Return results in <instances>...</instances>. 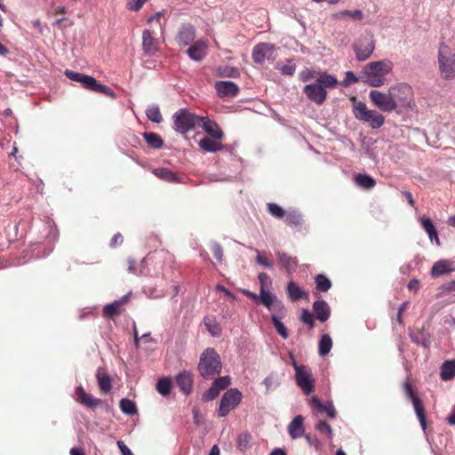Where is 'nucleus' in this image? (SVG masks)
I'll return each mask as SVG.
<instances>
[{"label":"nucleus","instance_id":"59","mask_svg":"<svg viewBox=\"0 0 455 455\" xmlns=\"http://www.w3.org/2000/svg\"><path fill=\"white\" fill-rule=\"evenodd\" d=\"M316 72L314 71V70H310V69H306L304 70L301 74H300V76H301V80L303 82H307L310 79H313V78H315L316 79V76H315Z\"/></svg>","mask_w":455,"mask_h":455},{"label":"nucleus","instance_id":"9","mask_svg":"<svg viewBox=\"0 0 455 455\" xmlns=\"http://www.w3.org/2000/svg\"><path fill=\"white\" fill-rule=\"evenodd\" d=\"M392 100L397 107L411 108L413 104V92L411 87L405 83L397 84L389 88Z\"/></svg>","mask_w":455,"mask_h":455},{"label":"nucleus","instance_id":"55","mask_svg":"<svg viewBox=\"0 0 455 455\" xmlns=\"http://www.w3.org/2000/svg\"><path fill=\"white\" fill-rule=\"evenodd\" d=\"M257 257H256V262L261 266H264L268 268L273 267V262L269 260L267 258H266L263 254L259 253V251H257Z\"/></svg>","mask_w":455,"mask_h":455},{"label":"nucleus","instance_id":"50","mask_svg":"<svg viewBox=\"0 0 455 455\" xmlns=\"http://www.w3.org/2000/svg\"><path fill=\"white\" fill-rule=\"evenodd\" d=\"M220 75L225 77H234L236 78L240 76V72L238 68L233 67H224L220 68Z\"/></svg>","mask_w":455,"mask_h":455},{"label":"nucleus","instance_id":"20","mask_svg":"<svg viewBox=\"0 0 455 455\" xmlns=\"http://www.w3.org/2000/svg\"><path fill=\"white\" fill-rule=\"evenodd\" d=\"M288 433L292 439H298L305 435L304 418L296 416L288 425Z\"/></svg>","mask_w":455,"mask_h":455},{"label":"nucleus","instance_id":"19","mask_svg":"<svg viewBox=\"0 0 455 455\" xmlns=\"http://www.w3.org/2000/svg\"><path fill=\"white\" fill-rule=\"evenodd\" d=\"M76 400L80 403L85 405L88 408H95L101 404V400L92 396L84 391L83 387H78L76 389Z\"/></svg>","mask_w":455,"mask_h":455},{"label":"nucleus","instance_id":"23","mask_svg":"<svg viewBox=\"0 0 455 455\" xmlns=\"http://www.w3.org/2000/svg\"><path fill=\"white\" fill-rule=\"evenodd\" d=\"M452 262L448 259H440L436 261L431 268V276L437 278L441 275L452 272Z\"/></svg>","mask_w":455,"mask_h":455},{"label":"nucleus","instance_id":"12","mask_svg":"<svg viewBox=\"0 0 455 455\" xmlns=\"http://www.w3.org/2000/svg\"><path fill=\"white\" fill-rule=\"evenodd\" d=\"M369 97L371 102L381 111L391 112L395 109V104L392 100L390 90H388L387 93L373 90L371 91Z\"/></svg>","mask_w":455,"mask_h":455},{"label":"nucleus","instance_id":"64","mask_svg":"<svg viewBox=\"0 0 455 455\" xmlns=\"http://www.w3.org/2000/svg\"><path fill=\"white\" fill-rule=\"evenodd\" d=\"M403 195L407 199L408 204L411 206L414 207L415 206V201H414V199L412 197V194L411 192H409V191H403Z\"/></svg>","mask_w":455,"mask_h":455},{"label":"nucleus","instance_id":"40","mask_svg":"<svg viewBox=\"0 0 455 455\" xmlns=\"http://www.w3.org/2000/svg\"><path fill=\"white\" fill-rule=\"evenodd\" d=\"M331 287V282L324 275L315 276V288L320 292H326Z\"/></svg>","mask_w":455,"mask_h":455},{"label":"nucleus","instance_id":"54","mask_svg":"<svg viewBox=\"0 0 455 455\" xmlns=\"http://www.w3.org/2000/svg\"><path fill=\"white\" fill-rule=\"evenodd\" d=\"M211 251L213 253L214 257L217 259V260L222 262L224 258V252L221 245L217 243H214L211 247Z\"/></svg>","mask_w":455,"mask_h":455},{"label":"nucleus","instance_id":"49","mask_svg":"<svg viewBox=\"0 0 455 455\" xmlns=\"http://www.w3.org/2000/svg\"><path fill=\"white\" fill-rule=\"evenodd\" d=\"M315 429L323 434H325L329 439L332 438V428L331 427L323 420H319L315 424Z\"/></svg>","mask_w":455,"mask_h":455},{"label":"nucleus","instance_id":"14","mask_svg":"<svg viewBox=\"0 0 455 455\" xmlns=\"http://www.w3.org/2000/svg\"><path fill=\"white\" fill-rule=\"evenodd\" d=\"M259 299L262 302V304L267 307L269 311L280 314L281 315H284L285 307L283 302L277 300L270 291H265L263 285L261 286L260 289Z\"/></svg>","mask_w":455,"mask_h":455},{"label":"nucleus","instance_id":"7","mask_svg":"<svg viewBox=\"0 0 455 455\" xmlns=\"http://www.w3.org/2000/svg\"><path fill=\"white\" fill-rule=\"evenodd\" d=\"M202 116H196L186 108L180 109L173 115L174 130L180 133H186L200 125Z\"/></svg>","mask_w":455,"mask_h":455},{"label":"nucleus","instance_id":"4","mask_svg":"<svg viewBox=\"0 0 455 455\" xmlns=\"http://www.w3.org/2000/svg\"><path fill=\"white\" fill-rule=\"evenodd\" d=\"M221 360L215 349L212 347L204 349L198 363L201 376L205 379H212L221 371Z\"/></svg>","mask_w":455,"mask_h":455},{"label":"nucleus","instance_id":"35","mask_svg":"<svg viewBox=\"0 0 455 455\" xmlns=\"http://www.w3.org/2000/svg\"><path fill=\"white\" fill-rule=\"evenodd\" d=\"M411 403L413 404L415 412H416L417 417L420 422V425H421L422 428L425 429L427 427V422H426L425 408L422 403V401L418 397V398H413V401H411Z\"/></svg>","mask_w":455,"mask_h":455},{"label":"nucleus","instance_id":"24","mask_svg":"<svg viewBox=\"0 0 455 455\" xmlns=\"http://www.w3.org/2000/svg\"><path fill=\"white\" fill-rule=\"evenodd\" d=\"M286 292L289 299L292 302L298 301L299 299H308V294L295 282L288 283Z\"/></svg>","mask_w":455,"mask_h":455},{"label":"nucleus","instance_id":"26","mask_svg":"<svg viewBox=\"0 0 455 455\" xmlns=\"http://www.w3.org/2000/svg\"><path fill=\"white\" fill-rule=\"evenodd\" d=\"M195 37V28L191 25H184L180 28L177 38L180 45L186 46L191 44Z\"/></svg>","mask_w":455,"mask_h":455},{"label":"nucleus","instance_id":"48","mask_svg":"<svg viewBox=\"0 0 455 455\" xmlns=\"http://www.w3.org/2000/svg\"><path fill=\"white\" fill-rule=\"evenodd\" d=\"M267 207L268 212L275 218L283 219L286 214L285 211L275 203H268Z\"/></svg>","mask_w":455,"mask_h":455},{"label":"nucleus","instance_id":"17","mask_svg":"<svg viewBox=\"0 0 455 455\" xmlns=\"http://www.w3.org/2000/svg\"><path fill=\"white\" fill-rule=\"evenodd\" d=\"M309 404L311 407L319 413H326L330 419H334L336 417V410L332 404V403H323L316 396H312L309 399Z\"/></svg>","mask_w":455,"mask_h":455},{"label":"nucleus","instance_id":"5","mask_svg":"<svg viewBox=\"0 0 455 455\" xmlns=\"http://www.w3.org/2000/svg\"><path fill=\"white\" fill-rule=\"evenodd\" d=\"M437 62L441 77L447 81L452 80L455 77V49L441 42Z\"/></svg>","mask_w":455,"mask_h":455},{"label":"nucleus","instance_id":"34","mask_svg":"<svg viewBox=\"0 0 455 455\" xmlns=\"http://www.w3.org/2000/svg\"><path fill=\"white\" fill-rule=\"evenodd\" d=\"M455 376V361H446L441 367V378L443 380H451Z\"/></svg>","mask_w":455,"mask_h":455},{"label":"nucleus","instance_id":"51","mask_svg":"<svg viewBox=\"0 0 455 455\" xmlns=\"http://www.w3.org/2000/svg\"><path fill=\"white\" fill-rule=\"evenodd\" d=\"M220 393V390L218 387L212 384L211 387L203 395L204 401H212L214 400Z\"/></svg>","mask_w":455,"mask_h":455},{"label":"nucleus","instance_id":"56","mask_svg":"<svg viewBox=\"0 0 455 455\" xmlns=\"http://www.w3.org/2000/svg\"><path fill=\"white\" fill-rule=\"evenodd\" d=\"M147 1L148 0H132L127 4V9L138 12L142 8Z\"/></svg>","mask_w":455,"mask_h":455},{"label":"nucleus","instance_id":"43","mask_svg":"<svg viewBox=\"0 0 455 455\" xmlns=\"http://www.w3.org/2000/svg\"><path fill=\"white\" fill-rule=\"evenodd\" d=\"M147 117L156 124H159L163 121V116L160 111V108L157 106H149L146 110Z\"/></svg>","mask_w":455,"mask_h":455},{"label":"nucleus","instance_id":"57","mask_svg":"<svg viewBox=\"0 0 455 455\" xmlns=\"http://www.w3.org/2000/svg\"><path fill=\"white\" fill-rule=\"evenodd\" d=\"M403 390L405 393V395L411 400L413 401V398H418L416 394L413 391L412 386L409 381H405L403 383Z\"/></svg>","mask_w":455,"mask_h":455},{"label":"nucleus","instance_id":"15","mask_svg":"<svg viewBox=\"0 0 455 455\" xmlns=\"http://www.w3.org/2000/svg\"><path fill=\"white\" fill-rule=\"evenodd\" d=\"M217 94L220 98L235 97L239 92V87L231 81H218L215 83Z\"/></svg>","mask_w":455,"mask_h":455},{"label":"nucleus","instance_id":"47","mask_svg":"<svg viewBox=\"0 0 455 455\" xmlns=\"http://www.w3.org/2000/svg\"><path fill=\"white\" fill-rule=\"evenodd\" d=\"M275 68L284 76H292L296 71V65L291 60L287 64L277 63Z\"/></svg>","mask_w":455,"mask_h":455},{"label":"nucleus","instance_id":"60","mask_svg":"<svg viewBox=\"0 0 455 455\" xmlns=\"http://www.w3.org/2000/svg\"><path fill=\"white\" fill-rule=\"evenodd\" d=\"M313 318H314V315H313V314L309 310L302 309L301 316H300L301 322H303L305 324H307Z\"/></svg>","mask_w":455,"mask_h":455},{"label":"nucleus","instance_id":"22","mask_svg":"<svg viewBox=\"0 0 455 455\" xmlns=\"http://www.w3.org/2000/svg\"><path fill=\"white\" fill-rule=\"evenodd\" d=\"M202 123V127L205 131L207 134H209L212 138L215 140H220L223 138L224 133L220 128V126L214 122L210 120L207 117H203L200 120V124Z\"/></svg>","mask_w":455,"mask_h":455},{"label":"nucleus","instance_id":"21","mask_svg":"<svg viewBox=\"0 0 455 455\" xmlns=\"http://www.w3.org/2000/svg\"><path fill=\"white\" fill-rule=\"evenodd\" d=\"M187 53L193 60L199 61L207 54V44L198 40L187 50Z\"/></svg>","mask_w":455,"mask_h":455},{"label":"nucleus","instance_id":"27","mask_svg":"<svg viewBox=\"0 0 455 455\" xmlns=\"http://www.w3.org/2000/svg\"><path fill=\"white\" fill-rule=\"evenodd\" d=\"M176 380L177 385L184 394L188 395L191 392L193 387V376L190 372L183 371L180 373L177 376Z\"/></svg>","mask_w":455,"mask_h":455},{"label":"nucleus","instance_id":"11","mask_svg":"<svg viewBox=\"0 0 455 455\" xmlns=\"http://www.w3.org/2000/svg\"><path fill=\"white\" fill-rule=\"evenodd\" d=\"M352 47L355 52L356 60L364 61L372 54L375 44L371 36H361Z\"/></svg>","mask_w":455,"mask_h":455},{"label":"nucleus","instance_id":"63","mask_svg":"<svg viewBox=\"0 0 455 455\" xmlns=\"http://www.w3.org/2000/svg\"><path fill=\"white\" fill-rule=\"evenodd\" d=\"M419 281H418V280H416V279H412V280H411V281L409 282V283H408V289H409L410 291H417L419 290Z\"/></svg>","mask_w":455,"mask_h":455},{"label":"nucleus","instance_id":"6","mask_svg":"<svg viewBox=\"0 0 455 455\" xmlns=\"http://www.w3.org/2000/svg\"><path fill=\"white\" fill-rule=\"evenodd\" d=\"M65 76L70 80L81 84V85L86 90L100 93L113 99L116 98V93L109 86L99 83L91 76L68 69L65 71Z\"/></svg>","mask_w":455,"mask_h":455},{"label":"nucleus","instance_id":"30","mask_svg":"<svg viewBox=\"0 0 455 455\" xmlns=\"http://www.w3.org/2000/svg\"><path fill=\"white\" fill-rule=\"evenodd\" d=\"M276 256L280 264L288 271L292 272L296 269L298 266V260L296 258H293L284 252L277 251Z\"/></svg>","mask_w":455,"mask_h":455},{"label":"nucleus","instance_id":"36","mask_svg":"<svg viewBox=\"0 0 455 455\" xmlns=\"http://www.w3.org/2000/svg\"><path fill=\"white\" fill-rule=\"evenodd\" d=\"M153 173L159 179L168 181V182H175L177 181V175L175 172H172L168 168H157L153 170Z\"/></svg>","mask_w":455,"mask_h":455},{"label":"nucleus","instance_id":"42","mask_svg":"<svg viewBox=\"0 0 455 455\" xmlns=\"http://www.w3.org/2000/svg\"><path fill=\"white\" fill-rule=\"evenodd\" d=\"M121 411L127 415H135L137 413V407L134 402L127 398H123L120 401Z\"/></svg>","mask_w":455,"mask_h":455},{"label":"nucleus","instance_id":"37","mask_svg":"<svg viewBox=\"0 0 455 455\" xmlns=\"http://www.w3.org/2000/svg\"><path fill=\"white\" fill-rule=\"evenodd\" d=\"M284 221L290 227H299L302 224V217L298 212L292 211L286 212Z\"/></svg>","mask_w":455,"mask_h":455},{"label":"nucleus","instance_id":"29","mask_svg":"<svg viewBox=\"0 0 455 455\" xmlns=\"http://www.w3.org/2000/svg\"><path fill=\"white\" fill-rule=\"evenodd\" d=\"M199 147L206 152H218L223 149L224 146L213 138L204 137L199 141Z\"/></svg>","mask_w":455,"mask_h":455},{"label":"nucleus","instance_id":"18","mask_svg":"<svg viewBox=\"0 0 455 455\" xmlns=\"http://www.w3.org/2000/svg\"><path fill=\"white\" fill-rule=\"evenodd\" d=\"M128 295L124 296L113 303L106 305L103 308V315L105 317L113 318L122 314L123 307L128 302Z\"/></svg>","mask_w":455,"mask_h":455},{"label":"nucleus","instance_id":"13","mask_svg":"<svg viewBox=\"0 0 455 455\" xmlns=\"http://www.w3.org/2000/svg\"><path fill=\"white\" fill-rule=\"evenodd\" d=\"M275 45L269 43H259L252 50V60L257 64H262L265 60L274 59Z\"/></svg>","mask_w":455,"mask_h":455},{"label":"nucleus","instance_id":"39","mask_svg":"<svg viewBox=\"0 0 455 455\" xmlns=\"http://www.w3.org/2000/svg\"><path fill=\"white\" fill-rule=\"evenodd\" d=\"M271 322L275 328L276 332L284 339L289 337L288 331L284 324L280 321L279 316L276 313H274L271 316Z\"/></svg>","mask_w":455,"mask_h":455},{"label":"nucleus","instance_id":"38","mask_svg":"<svg viewBox=\"0 0 455 455\" xmlns=\"http://www.w3.org/2000/svg\"><path fill=\"white\" fill-rule=\"evenodd\" d=\"M332 347V340L329 334H324L322 336L319 341L318 352L320 355H327Z\"/></svg>","mask_w":455,"mask_h":455},{"label":"nucleus","instance_id":"44","mask_svg":"<svg viewBox=\"0 0 455 455\" xmlns=\"http://www.w3.org/2000/svg\"><path fill=\"white\" fill-rule=\"evenodd\" d=\"M251 435L248 432L241 433L237 439V446L238 448L245 451L251 448Z\"/></svg>","mask_w":455,"mask_h":455},{"label":"nucleus","instance_id":"33","mask_svg":"<svg viewBox=\"0 0 455 455\" xmlns=\"http://www.w3.org/2000/svg\"><path fill=\"white\" fill-rule=\"evenodd\" d=\"M142 135H143L146 142L148 143V145L150 148H155V149H159V148H163L164 140L161 138V136L158 135L157 133L149 132H144Z\"/></svg>","mask_w":455,"mask_h":455},{"label":"nucleus","instance_id":"10","mask_svg":"<svg viewBox=\"0 0 455 455\" xmlns=\"http://www.w3.org/2000/svg\"><path fill=\"white\" fill-rule=\"evenodd\" d=\"M243 398L237 388L228 389L221 397L218 410L219 417H226L232 410L236 408Z\"/></svg>","mask_w":455,"mask_h":455},{"label":"nucleus","instance_id":"25","mask_svg":"<svg viewBox=\"0 0 455 455\" xmlns=\"http://www.w3.org/2000/svg\"><path fill=\"white\" fill-rule=\"evenodd\" d=\"M313 310L316 318L322 323L326 322L331 315V308L324 300L315 301Z\"/></svg>","mask_w":455,"mask_h":455},{"label":"nucleus","instance_id":"62","mask_svg":"<svg viewBox=\"0 0 455 455\" xmlns=\"http://www.w3.org/2000/svg\"><path fill=\"white\" fill-rule=\"evenodd\" d=\"M117 446L120 449L122 455H133L132 451L128 448L127 445H125L123 441H118Z\"/></svg>","mask_w":455,"mask_h":455},{"label":"nucleus","instance_id":"32","mask_svg":"<svg viewBox=\"0 0 455 455\" xmlns=\"http://www.w3.org/2000/svg\"><path fill=\"white\" fill-rule=\"evenodd\" d=\"M354 180L357 186L367 190L373 188L376 185V180L367 174L359 173L355 176Z\"/></svg>","mask_w":455,"mask_h":455},{"label":"nucleus","instance_id":"8","mask_svg":"<svg viewBox=\"0 0 455 455\" xmlns=\"http://www.w3.org/2000/svg\"><path fill=\"white\" fill-rule=\"evenodd\" d=\"M292 366L295 370V380L298 387L305 395H309L315 391V379L310 367L299 364L296 360H292Z\"/></svg>","mask_w":455,"mask_h":455},{"label":"nucleus","instance_id":"53","mask_svg":"<svg viewBox=\"0 0 455 455\" xmlns=\"http://www.w3.org/2000/svg\"><path fill=\"white\" fill-rule=\"evenodd\" d=\"M360 79L352 71H347L344 80L340 83L343 87H347L352 84H355Z\"/></svg>","mask_w":455,"mask_h":455},{"label":"nucleus","instance_id":"45","mask_svg":"<svg viewBox=\"0 0 455 455\" xmlns=\"http://www.w3.org/2000/svg\"><path fill=\"white\" fill-rule=\"evenodd\" d=\"M156 390L164 396L170 395L172 381L167 378L161 379L156 384Z\"/></svg>","mask_w":455,"mask_h":455},{"label":"nucleus","instance_id":"16","mask_svg":"<svg viewBox=\"0 0 455 455\" xmlns=\"http://www.w3.org/2000/svg\"><path fill=\"white\" fill-rule=\"evenodd\" d=\"M142 49L148 56H154L158 52V41L149 29L142 33Z\"/></svg>","mask_w":455,"mask_h":455},{"label":"nucleus","instance_id":"2","mask_svg":"<svg viewBox=\"0 0 455 455\" xmlns=\"http://www.w3.org/2000/svg\"><path fill=\"white\" fill-rule=\"evenodd\" d=\"M393 62L389 60L371 61L366 64L362 71L361 80L372 87H379L386 82V76L393 69Z\"/></svg>","mask_w":455,"mask_h":455},{"label":"nucleus","instance_id":"41","mask_svg":"<svg viewBox=\"0 0 455 455\" xmlns=\"http://www.w3.org/2000/svg\"><path fill=\"white\" fill-rule=\"evenodd\" d=\"M204 324L207 330L214 337H219L221 333V328L220 324L215 321L213 317L207 316L204 318Z\"/></svg>","mask_w":455,"mask_h":455},{"label":"nucleus","instance_id":"31","mask_svg":"<svg viewBox=\"0 0 455 455\" xmlns=\"http://www.w3.org/2000/svg\"><path fill=\"white\" fill-rule=\"evenodd\" d=\"M422 228L427 233L431 241L435 240L436 243L439 244V237L433 221L425 216L419 219Z\"/></svg>","mask_w":455,"mask_h":455},{"label":"nucleus","instance_id":"61","mask_svg":"<svg viewBox=\"0 0 455 455\" xmlns=\"http://www.w3.org/2000/svg\"><path fill=\"white\" fill-rule=\"evenodd\" d=\"M123 241H124L123 235L120 233H117L112 237L111 242H110V246L115 248L117 245H120L123 243Z\"/></svg>","mask_w":455,"mask_h":455},{"label":"nucleus","instance_id":"1","mask_svg":"<svg viewBox=\"0 0 455 455\" xmlns=\"http://www.w3.org/2000/svg\"><path fill=\"white\" fill-rule=\"evenodd\" d=\"M339 84L338 79L327 73L319 74L315 82L304 86L303 92L307 98L317 105H322L326 100V88H335Z\"/></svg>","mask_w":455,"mask_h":455},{"label":"nucleus","instance_id":"52","mask_svg":"<svg viewBox=\"0 0 455 455\" xmlns=\"http://www.w3.org/2000/svg\"><path fill=\"white\" fill-rule=\"evenodd\" d=\"M230 383L231 379L229 376L220 377L212 382V384L215 385L220 391L227 388Z\"/></svg>","mask_w":455,"mask_h":455},{"label":"nucleus","instance_id":"3","mask_svg":"<svg viewBox=\"0 0 455 455\" xmlns=\"http://www.w3.org/2000/svg\"><path fill=\"white\" fill-rule=\"evenodd\" d=\"M352 112L355 119L368 124L372 129L380 128L385 123V116L376 110L369 109L366 104L357 100L355 96L350 98Z\"/></svg>","mask_w":455,"mask_h":455},{"label":"nucleus","instance_id":"46","mask_svg":"<svg viewBox=\"0 0 455 455\" xmlns=\"http://www.w3.org/2000/svg\"><path fill=\"white\" fill-rule=\"evenodd\" d=\"M345 17H349L350 19L355 20H361L363 18V15L362 11L360 10H346L336 13L337 19H343Z\"/></svg>","mask_w":455,"mask_h":455},{"label":"nucleus","instance_id":"28","mask_svg":"<svg viewBox=\"0 0 455 455\" xmlns=\"http://www.w3.org/2000/svg\"><path fill=\"white\" fill-rule=\"evenodd\" d=\"M96 378L100 392L103 394L110 392L112 388V380L110 376L101 368H99L96 373Z\"/></svg>","mask_w":455,"mask_h":455},{"label":"nucleus","instance_id":"58","mask_svg":"<svg viewBox=\"0 0 455 455\" xmlns=\"http://www.w3.org/2000/svg\"><path fill=\"white\" fill-rule=\"evenodd\" d=\"M440 290H441V291H440L441 294H448V293L455 291V281H451L449 283L443 284L440 287Z\"/></svg>","mask_w":455,"mask_h":455}]
</instances>
